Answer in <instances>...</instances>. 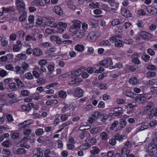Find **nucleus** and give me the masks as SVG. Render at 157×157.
<instances>
[{
    "mask_svg": "<svg viewBox=\"0 0 157 157\" xmlns=\"http://www.w3.org/2000/svg\"><path fill=\"white\" fill-rule=\"evenodd\" d=\"M72 23V24L70 28L69 31L71 33H73L81 27V22L78 20H74Z\"/></svg>",
    "mask_w": 157,
    "mask_h": 157,
    "instance_id": "nucleus-1",
    "label": "nucleus"
},
{
    "mask_svg": "<svg viewBox=\"0 0 157 157\" xmlns=\"http://www.w3.org/2000/svg\"><path fill=\"white\" fill-rule=\"evenodd\" d=\"M15 3L19 13L21 14L24 12L25 7L24 2L22 0H17L16 1Z\"/></svg>",
    "mask_w": 157,
    "mask_h": 157,
    "instance_id": "nucleus-2",
    "label": "nucleus"
},
{
    "mask_svg": "<svg viewBox=\"0 0 157 157\" xmlns=\"http://www.w3.org/2000/svg\"><path fill=\"white\" fill-rule=\"evenodd\" d=\"M155 137L154 139L152 144L148 147V150L152 152H157V133L155 134Z\"/></svg>",
    "mask_w": 157,
    "mask_h": 157,
    "instance_id": "nucleus-3",
    "label": "nucleus"
},
{
    "mask_svg": "<svg viewBox=\"0 0 157 157\" xmlns=\"http://www.w3.org/2000/svg\"><path fill=\"white\" fill-rule=\"evenodd\" d=\"M140 37L144 40H149L152 37L153 35L148 33L144 31H142L140 32L139 34Z\"/></svg>",
    "mask_w": 157,
    "mask_h": 157,
    "instance_id": "nucleus-4",
    "label": "nucleus"
},
{
    "mask_svg": "<svg viewBox=\"0 0 157 157\" xmlns=\"http://www.w3.org/2000/svg\"><path fill=\"white\" fill-rule=\"evenodd\" d=\"M83 91L79 87H77L74 89V94L78 97H81L83 96Z\"/></svg>",
    "mask_w": 157,
    "mask_h": 157,
    "instance_id": "nucleus-5",
    "label": "nucleus"
},
{
    "mask_svg": "<svg viewBox=\"0 0 157 157\" xmlns=\"http://www.w3.org/2000/svg\"><path fill=\"white\" fill-rule=\"evenodd\" d=\"M84 70V68L80 67L77 70L69 72L70 76H77L80 75Z\"/></svg>",
    "mask_w": 157,
    "mask_h": 157,
    "instance_id": "nucleus-6",
    "label": "nucleus"
},
{
    "mask_svg": "<svg viewBox=\"0 0 157 157\" xmlns=\"http://www.w3.org/2000/svg\"><path fill=\"white\" fill-rule=\"evenodd\" d=\"M82 81L81 78L76 77L74 80L69 82L68 84L71 86H77Z\"/></svg>",
    "mask_w": 157,
    "mask_h": 157,
    "instance_id": "nucleus-7",
    "label": "nucleus"
},
{
    "mask_svg": "<svg viewBox=\"0 0 157 157\" xmlns=\"http://www.w3.org/2000/svg\"><path fill=\"white\" fill-rule=\"evenodd\" d=\"M22 47L21 42L20 40H18L16 44H14L13 47V51L14 52H18L20 50Z\"/></svg>",
    "mask_w": 157,
    "mask_h": 157,
    "instance_id": "nucleus-8",
    "label": "nucleus"
},
{
    "mask_svg": "<svg viewBox=\"0 0 157 157\" xmlns=\"http://www.w3.org/2000/svg\"><path fill=\"white\" fill-rule=\"evenodd\" d=\"M13 151L14 153L16 154L21 155L26 154L27 151L25 150L23 148H20L17 149H14Z\"/></svg>",
    "mask_w": 157,
    "mask_h": 157,
    "instance_id": "nucleus-9",
    "label": "nucleus"
},
{
    "mask_svg": "<svg viewBox=\"0 0 157 157\" xmlns=\"http://www.w3.org/2000/svg\"><path fill=\"white\" fill-rule=\"evenodd\" d=\"M87 38L91 42L95 41L98 38L96 34L94 32L90 33L87 36Z\"/></svg>",
    "mask_w": 157,
    "mask_h": 157,
    "instance_id": "nucleus-10",
    "label": "nucleus"
},
{
    "mask_svg": "<svg viewBox=\"0 0 157 157\" xmlns=\"http://www.w3.org/2000/svg\"><path fill=\"white\" fill-rule=\"evenodd\" d=\"M154 104L153 102H151L149 103L147 105L144 107V110L142 112V114H146L152 107L154 106Z\"/></svg>",
    "mask_w": 157,
    "mask_h": 157,
    "instance_id": "nucleus-11",
    "label": "nucleus"
},
{
    "mask_svg": "<svg viewBox=\"0 0 157 157\" xmlns=\"http://www.w3.org/2000/svg\"><path fill=\"white\" fill-rule=\"evenodd\" d=\"M50 38L52 40L55 41L58 44H61L62 43V40L59 36H51Z\"/></svg>",
    "mask_w": 157,
    "mask_h": 157,
    "instance_id": "nucleus-12",
    "label": "nucleus"
},
{
    "mask_svg": "<svg viewBox=\"0 0 157 157\" xmlns=\"http://www.w3.org/2000/svg\"><path fill=\"white\" fill-rule=\"evenodd\" d=\"M33 55L36 56H39L42 55L43 52L41 50L38 48H35L33 51Z\"/></svg>",
    "mask_w": 157,
    "mask_h": 157,
    "instance_id": "nucleus-13",
    "label": "nucleus"
},
{
    "mask_svg": "<svg viewBox=\"0 0 157 157\" xmlns=\"http://www.w3.org/2000/svg\"><path fill=\"white\" fill-rule=\"evenodd\" d=\"M121 14L123 16L126 17H131L132 15L129 10L124 9H121Z\"/></svg>",
    "mask_w": 157,
    "mask_h": 157,
    "instance_id": "nucleus-14",
    "label": "nucleus"
},
{
    "mask_svg": "<svg viewBox=\"0 0 157 157\" xmlns=\"http://www.w3.org/2000/svg\"><path fill=\"white\" fill-rule=\"evenodd\" d=\"M2 12L5 13H8L14 12L15 9L13 7H9L7 8L3 7L2 8Z\"/></svg>",
    "mask_w": 157,
    "mask_h": 157,
    "instance_id": "nucleus-15",
    "label": "nucleus"
},
{
    "mask_svg": "<svg viewBox=\"0 0 157 157\" xmlns=\"http://www.w3.org/2000/svg\"><path fill=\"white\" fill-rule=\"evenodd\" d=\"M122 109L121 107L115 108L114 109V112L113 115L116 116H118L121 115L122 113Z\"/></svg>",
    "mask_w": 157,
    "mask_h": 157,
    "instance_id": "nucleus-16",
    "label": "nucleus"
},
{
    "mask_svg": "<svg viewBox=\"0 0 157 157\" xmlns=\"http://www.w3.org/2000/svg\"><path fill=\"white\" fill-rule=\"evenodd\" d=\"M53 11L56 14L59 15H61L63 13V11L61 8L58 6L54 7Z\"/></svg>",
    "mask_w": 157,
    "mask_h": 157,
    "instance_id": "nucleus-17",
    "label": "nucleus"
},
{
    "mask_svg": "<svg viewBox=\"0 0 157 157\" xmlns=\"http://www.w3.org/2000/svg\"><path fill=\"white\" fill-rule=\"evenodd\" d=\"M130 152L129 150L125 147H123L121 150V157H128Z\"/></svg>",
    "mask_w": 157,
    "mask_h": 157,
    "instance_id": "nucleus-18",
    "label": "nucleus"
},
{
    "mask_svg": "<svg viewBox=\"0 0 157 157\" xmlns=\"http://www.w3.org/2000/svg\"><path fill=\"white\" fill-rule=\"evenodd\" d=\"M13 79L17 83L18 87L21 88L25 86L24 84L18 78H15Z\"/></svg>",
    "mask_w": 157,
    "mask_h": 157,
    "instance_id": "nucleus-19",
    "label": "nucleus"
},
{
    "mask_svg": "<svg viewBox=\"0 0 157 157\" xmlns=\"http://www.w3.org/2000/svg\"><path fill=\"white\" fill-rule=\"evenodd\" d=\"M127 138V137L125 136L121 135L118 133L115 136V139L121 142H122L124 140L126 139Z\"/></svg>",
    "mask_w": 157,
    "mask_h": 157,
    "instance_id": "nucleus-20",
    "label": "nucleus"
},
{
    "mask_svg": "<svg viewBox=\"0 0 157 157\" xmlns=\"http://www.w3.org/2000/svg\"><path fill=\"white\" fill-rule=\"evenodd\" d=\"M44 20L46 21L47 24L49 25L52 24L54 21V19L51 17H44Z\"/></svg>",
    "mask_w": 157,
    "mask_h": 157,
    "instance_id": "nucleus-21",
    "label": "nucleus"
},
{
    "mask_svg": "<svg viewBox=\"0 0 157 157\" xmlns=\"http://www.w3.org/2000/svg\"><path fill=\"white\" fill-rule=\"evenodd\" d=\"M75 49L78 52H81L84 50V47L82 44H77L75 47Z\"/></svg>",
    "mask_w": 157,
    "mask_h": 157,
    "instance_id": "nucleus-22",
    "label": "nucleus"
},
{
    "mask_svg": "<svg viewBox=\"0 0 157 157\" xmlns=\"http://www.w3.org/2000/svg\"><path fill=\"white\" fill-rule=\"evenodd\" d=\"M14 71L17 74H23L24 73V71L21 69V67L19 66L15 67Z\"/></svg>",
    "mask_w": 157,
    "mask_h": 157,
    "instance_id": "nucleus-23",
    "label": "nucleus"
},
{
    "mask_svg": "<svg viewBox=\"0 0 157 157\" xmlns=\"http://www.w3.org/2000/svg\"><path fill=\"white\" fill-rule=\"evenodd\" d=\"M35 154L38 155L41 157H43V152L42 149L38 147L34 151Z\"/></svg>",
    "mask_w": 157,
    "mask_h": 157,
    "instance_id": "nucleus-24",
    "label": "nucleus"
},
{
    "mask_svg": "<svg viewBox=\"0 0 157 157\" xmlns=\"http://www.w3.org/2000/svg\"><path fill=\"white\" fill-rule=\"evenodd\" d=\"M147 12L152 14H154V11H156V10H157L156 8L150 6H148L147 7Z\"/></svg>",
    "mask_w": 157,
    "mask_h": 157,
    "instance_id": "nucleus-25",
    "label": "nucleus"
},
{
    "mask_svg": "<svg viewBox=\"0 0 157 157\" xmlns=\"http://www.w3.org/2000/svg\"><path fill=\"white\" fill-rule=\"evenodd\" d=\"M21 67V69H22V70L25 71L28 70L29 67V65L28 63H27L24 62L22 63Z\"/></svg>",
    "mask_w": 157,
    "mask_h": 157,
    "instance_id": "nucleus-26",
    "label": "nucleus"
},
{
    "mask_svg": "<svg viewBox=\"0 0 157 157\" xmlns=\"http://www.w3.org/2000/svg\"><path fill=\"white\" fill-rule=\"evenodd\" d=\"M90 146V144L86 143L84 144L81 145L79 147V150H85L89 148Z\"/></svg>",
    "mask_w": 157,
    "mask_h": 157,
    "instance_id": "nucleus-27",
    "label": "nucleus"
},
{
    "mask_svg": "<svg viewBox=\"0 0 157 157\" xmlns=\"http://www.w3.org/2000/svg\"><path fill=\"white\" fill-rule=\"evenodd\" d=\"M58 93L59 97L63 99L65 98L67 96L66 92L63 90H60L58 92Z\"/></svg>",
    "mask_w": 157,
    "mask_h": 157,
    "instance_id": "nucleus-28",
    "label": "nucleus"
},
{
    "mask_svg": "<svg viewBox=\"0 0 157 157\" xmlns=\"http://www.w3.org/2000/svg\"><path fill=\"white\" fill-rule=\"evenodd\" d=\"M90 151L92 154L95 155L99 153L100 151V150L95 147H94Z\"/></svg>",
    "mask_w": 157,
    "mask_h": 157,
    "instance_id": "nucleus-29",
    "label": "nucleus"
},
{
    "mask_svg": "<svg viewBox=\"0 0 157 157\" xmlns=\"http://www.w3.org/2000/svg\"><path fill=\"white\" fill-rule=\"evenodd\" d=\"M24 77L28 80H31L34 78L33 75L31 73L29 72L25 73L24 75Z\"/></svg>",
    "mask_w": 157,
    "mask_h": 157,
    "instance_id": "nucleus-30",
    "label": "nucleus"
},
{
    "mask_svg": "<svg viewBox=\"0 0 157 157\" xmlns=\"http://www.w3.org/2000/svg\"><path fill=\"white\" fill-rule=\"evenodd\" d=\"M100 3L98 2H96L94 3L92 2H91L89 4V6L92 9L99 8Z\"/></svg>",
    "mask_w": 157,
    "mask_h": 157,
    "instance_id": "nucleus-31",
    "label": "nucleus"
},
{
    "mask_svg": "<svg viewBox=\"0 0 157 157\" xmlns=\"http://www.w3.org/2000/svg\"><path fill=\"white\" fill-rule=\"evenodd\" d=\"M146 99V98L143 96L138 94V103H142Z\"/></svg>",
    "mask_w": 157,
    "mask_h": 157,
    "instance_id": "nucleus-32",
    "label": "nucleus"
},
{
    "mask_svg": "<svg viewBox=\"0 0 157 157\" xmlns=\"http://www.w3.org/2000/svg\"><path fill=\"white\" fill-rule=\"evenodd\" d=\"M67 5L69 8L74 10L76 8L73 5L72 2L71 0H66Z\"/></svg>",
    "mask_w": 157,
    "mask_h": 157,
    "instance_id": "nucleus-33",
    "label": "nucleus"
},
{
    "mask_svg": "<svg viewBox=\"0 0 157 157\" xmlns=\"http://www.w3.org/2000/svg\"><path fill=\"white\" fill-rule=\"evenodd\" d=\"M115 47L120 48L123 46L122 41L118 39L115 42Z\"/></svg>",
    "mask_w": 157,
    "mask_h": 157,
    "instance_id": "nucleus-34",
    "label": "nucleus"
},
{
    "mask_svg": "<svg viewBox=\"0 0 157 157\" xmlns=\"http://www.w3.org/2000/svg\"><path fill=\"white\" fill-rule=\"evenodd\" d=\"M122 20L120 19H116L113 20L111 22L112 25L115 26L119 24L121 22Z\"/></svg>",
    "mask_w": 157,
    "mask_h": 157,
    "instance_id": "nucleus-35",
    "label": "nucleus"
},
{
    "mask_svg": "<svg viewBox=\"0 0 157 157\" xmlns=\"http://www.w3.org/2000/svg\"><path fill=\"white\" fill-rule=\"evenodd\" d=\"M9 87L10 89L13 91L16 90L17 89L16 84L15 83H12L9 84Z\"/></svg>",
    "mask_w": 157,
    "mask_h": 157,
    "instance_id": "nucleus-36",
    "label": "nucleus"
},
{
    "mask_svg": "<svg viewBox=\"0 0 157 157\" xmlns=\"http://www.w3.org/2000/svg\"><path fill=\"white\" fill-rule=\"evenodd\" d=\"M2 153L4 156L8 157L10 154V151L7 149H3L2 150Z\"/></svg>",
    "mask_w": 157,
    "mask_h": 157,
    "instance_id": "nucleus-37",
    "label": "nucleus"
},
{
    "mask_svg": "<svg viewBox=\"0 0 157 157\" xmlns=\"http://www.w3.org/2000/svg\"><path fill=\"white\" fill-rule=\"evenodd\" d=\"M84 34L83 31L81 30H78L75 33L76 36L79 38H82Z\"/></svg>",
    "mask_w": 157,
    "mask_h": 157,
    "instance_id": "nucleus-38",
    "label": "nucleus"
},
{
    "mask_svg": "<svg viewBox=\"0 0 157 157\" xmlns=\"http://www.w3.org/2000/svg\"><path fill=\"white\" fill-rule=\"evenodd\" d=\"M115 5L116 6L114 8H110L108 6H106V10L111 13H115L116 10L117 9L118 6L116 3Z\"/></svg>",
    "mask_w": 157,
    "mask_h": 157,
    "instance_id": "nucleus-39",
    "label": "nucleus"
},
{
    "mask_svg": "<svg viewBox=\"0 0 157 157\" xmlns=\"http://www.w3.org/2000/svg\"><path fill=\"white\" fill-rule=\"evenodd\" d=\"M2 145L5 147H8L11 146V142L8 140H6L2 144Z\"/></svg>",
    "mask_w": 157,
    "mask_h": 157,
    "instance_id": "nucleus-40",
    "label": "nucleus"
},
{
    "mask_svg": "<svg viewBox=\"0 0 157 157\" xmlns=\"http://www.w3.org/2000/svg\"><path fill=\"white\" fill-rule=\"evenodd\" d=\"M8 98L7 95L4 94L0 95V100L2 102H4L6 101Z\"/></svg>",
    "mask_w": 157,
    "mask_h": 157,
    "instance_id": "nucleus-41",
    "label": "nucleus"
},
{
    "mask_svg": "<svg viewBox=\"0 0 157 157\" xmlns=\"http://www.w3.org/2000/svg\"><path fill=\"white\" fill-rule=\"evenodd\" d=\"M44 131L42 128H38L35 130V134L36 136H40L43 134Z\"/></svg>",
    "mask_w": 157,
    "mask_h": 157,
    "instance_id": "nucleus-42",
    "label": "nucleus"
},
{
    "mask_svg": "<svg viewBox=\"0 0 157 157\" xmlns=\"http://www.w3.org/2000/svg\"><path fill=\"white\" fill-rule=\"evenodd\" d=\"M58 103L57 100L55 99L51 101H47L46 102V104L47 105H56Z\"/></svg>",
    "mask_w": 157,
    "mask_h": 157,
    "instance_id": "nucleus-43",
    "label": "nucleus"
},
{
    "mask_svg": "<svg viewBox=\"0 0 157 157\" xmlns=\"http://www.w3.org/2000/svg\"><path fill=\"white\" fill-rule=\"evenodd\" d=\"M132 61L135 63H137V54H134L132 56Z\"/></svg>",
    "mask_w": 157,
    "mask_h": 157,
    "instance_id": "nucleus-44",
    "label": "nucleus"
},
{
    "mask_svg": "<svg viewBox=\"0 0 157 157\" xmlns=\"http://www.w3.org/2000/svg\"><path fill=\"white\" fill-rule=\"evenodd\" d=\"M29 93L30 92L28 90H22L21 92V95L24 97L28 96Z\"/></svg>",
    "mask_w": 157,
    "mask_h": 157,
    "instance_id": "nucleus-45",
    "label": "nucleus"
},
{
    "mask_svg": "<svg viewBox=\"0 0 157 157\" xmlns=\"http://www.w3.org/2000/svg\"><path fill=\"white\" fill-rule=\"evenodd\" d=\"M16 57L22 59H25L27 58L25 54L23 53L17 54L16 56Z\"/></svg>",
    "mask_w": 157,
    "mask_h": 157,
    "instance_id": "nucleus-46",
    "label": "nucleus"
},
{
    "mask_svg": "<svg viewBox=\"0 0 157 157\" xmlns=\"http://www.w3.org/2000/svg\"><path fill=\"white\" fill-rule=\"evenodd\" d=\"M56 51V49L55 47H54L50 48L49 50L46 51V53L49 55H51L52 53Z\"/></svg>",
    "mask_w": 157,
    "mask_h": 157,
    "instance_id": "nucleus-47",
    "label": "nucleus"
},
{
    "mask_svg": "<svg viewBox=\"0 0 157 157\" xmlns=\"http://www.w3.org/2000/svg\"><path fill=\"white\" fill-rule=\"evenodd\" d=\"M100 136L101 139L103 140H106L108 137V136L106 133L105 132L101 133Z\"/></svg>",
    "mask_w": 157,
    "mask_h": 157,
    "instance_id": "nucleus-48",
    "label": "nucleus"
},
{
    "mask_svg": "<svg viewBox=\"0 0 157 157\" xmlns=\"http://www.w3.org/2000/svg\"><path fill=\"white\" fill-rule=\"evenodd\" d=\"M129 82L132 85H135L137 83V80L136 77H132L130 78Z\"/></svg>",
    "mask_w": 157,
    "mask_h": 157,
    "instance_id": "nucleus-49",
    "label": "nucleus"
},
{
    "mask_svg": "<svg viewBox=\"0 0 157 157\" xmlns=\"http://www.w3.org/2000/svg\"><path fill=\"white\" fill-rule=\"evenodd\" d=\"M22 13H23L19 17V20L21 21H24L27 17L25 11Z\"/></svg>",
    "mask_w": 157,
    "mask_h": 157,
    "instance_id": "nucleus-50",
    "label": "nucleus"
},
{
    "mask_svg": "<svg viewBox=\"0 0 157 157\" xmlns=\"http://www.w3.org/2000/svg\"><path fill=\"white\" fill-rule=\"evenodd\" d=\"M25 123H26V124H26V125H23L22 126H20V128H26L27 126H28L30 124H31V123H30L29 120H28L25 121H24V122H23L22 123H21L20 124V125H22L23 124Z\"/></svg>",
    "mask_w": 157,
    "mask_h": 157,
    "instance_id": "nucleus-51",
    "label": "nucleus"
},
{
    "mask_svg": "<svg viewBox=\"0 0 157 157\" xmlns=\"http://www.w3.org/2000/svg\"><path fill=\"white\" fill-rule=\"evenodd\" d=\"M47 63V61L46 59H42L39 61L38 63L40 66L45 65Z\"/></svg>",
    "mask_w": 157,
    "mask_h": 157,
    "instance_id": "nucleus-52",
    "label": "nucleus"
},
{
    "mask_svg": "<svg viewBox=\"0 0 157 157\" xmlns=\"http://www.w3.org/2000/svg\"><path fill=\"white\" fill-rule=\"evenodd\" d=\"M45 82V80L42 78H39L36 80L37 83L39 85H42Z\"/></svg>",
    "mask_w": 157,
    "mask_h": 157,
    "instance_id": "nucleus-53",
    "label": "nucleus"
},
{
    "mask_svg": "<svg viewBox=\"0 0 157 157\" xmlns=\"http://www.w3.org/2000/svg\"><path fill=\"white\" fill-rule=\"evenodd\" d=\"M132 146V143L130 141H127L124 145L123 147H125L127 149L130 148Z\"/></svg>",
    "mask_w": 157,
    "mask_h": 157,
    "instance_id": "nucleus-54",
    "label": "nucleus"
},
{
    "mask_svg": "<svg viewBox=\"0 0 157 157\" xmlns=\"http://www.w3.org/2000/svg\"><path fill=\"white\" fill-rule=\"evenodd\" d=\"M25 40L26 41H28L31 40H36V38L34 36H31L30 35L27 36L25 38Z\"/></svg>",
    "mask_w": 157,
    "mask_h": 157,
    "instance_id": "nucleus-55",
    "label": "nucleus"
},
{
    "mask_svg": "<svg viewBox=\"0 0 157 157\" xmlns=\"http://www.w3.org/2000/svg\"><path fill=\"white\" fill-rule=\"evenodd\" d=\"M150 56L148 55H143L142 56V58L146 62H147L150 59Z\"/></svg>",
    "mask_w": 157,
    "mask_h": 157,
    "instance_id": "nucleus-56",
    "label": "nucleus"
},
{
    "mask_svg": "<svg viewBox=\"0 0 157 157\" xmlns=\"http://www.w3.org/2000/svg\"><path fill=\"white\" fill-rule=\"evenodd\" d=\"M44 17H38V18L36 19V23L38 25H40L43 22L44 20Z\"/></svg>",
    "mask_w": 157,
    "mask_h": 157,
    "instance_id": "nucleus-57",
    "label": "nucleus"
},
{
    "mask_svg": "<svg viewBox=\"0 0 157 157\" xmlns=\"http://www.w3.org/2000/svg\"><path fill=\"white\" fill-rule=\"evenodd\" d=\"M87 135L89 136L90 134L88 132H83L79 134V136L80 138L82 139H83L86 137Z\"/></svg>",
    "mask_w": 157,
    "mask_h": 157,
    "instance_id": "nucleus-58",
    "label": "nucleus"
},
{
    "mask_svg": "<svg viewBox=\"0 0 157 157\" xmlns=\"http://www.w3.org/2000/svg\"><path fill=\"white\" fill-rule=\"evenodd\" d=\"M148 84L151 85H157V79H153L149 81Z\"/></svg>",
    "mask_w": 157,
    "mask_h": 157,
    "instance_id": "nucleus-59",
    "label": "nucleus"
},
{
    "mask_svg": "<svg viewBox=\"0 0 157 157\" xmlns=\"http://www.w3.org/2000/svg\"><path fill=\"white\" fill-rule=\"evenodd\" d=\"M7 75V72L3 69H2L0 71V76L3 77Z\"/></svg>",
    "mask_w": 157,
    "mask_h": 157,
    "instance_id": "nucleus-60",
    "label": "nucleus"
},
{
    "mask_svg": "<svg viewBox=\"0 0 157 157\" xmlns=\"http://www.w3.org/2000/svg\"><path fill=\"white\" fill-rule=\"evenodd\" d=\"M41 45L43 48H46L51 47V44L48 42H46L41 43Z\"/></svg>",
    "mask_w": 157,
    "mask_h": 157,
    "instance_id": "nucleus-61",
    "label": "nucleus"
},
{
    "mask_svg": "<svg viewBox=\"0 0 157 157\" xmlns=\"http://www.w3.org/2000/svg\"><path fill=\"white\" fill-rule=\"evenodd\" d=\"M30 5L31 6H39V0H35L32 1Z\"/></svg>",
    "mask_w": 157,
    "mask_h": 157,
    "instance_id": "nucleus-62",
    "label": "nucleus"
},
{
    "mask_svg": "<svg viewBox=\"0 0 157 157\" xmlns=\"http://www.w3.org/2000/svg\"><path fill=\"white\" fill-rule=\"evenodd\" d=\"M119 36H115L111 37L110 39L109 40L112 43L115 42L116 41L119 39Z\"/></svg>",
    "mask_w": 157,
    "mask_h": 157,
    "instance_id": "nucleus-63",
    "label": "nucleus"
},
{
    "mask_svg": "<svg viewBox=\"0 0 157 157\" xmlns=\"http://www.w3.org/2000/svg\"><path fill=\"white\" fill-rule=\"evenodd\" d=\"M69 109V106L65 104L64 106L61 109V111L63 113H64Z\"/></svg>",
    "mask_w": 157,
    "mask_h": 157,
    "instance_id": "nucleus-64",
    "label": "nucleus"
}]
</instances>
